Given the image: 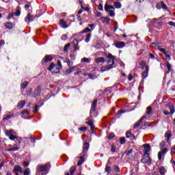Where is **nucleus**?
I'll use <instances>...</instances> for the list:
<instances>
[{
	"label": "nucleus",
	"mask_w": 175,
	"mask_h": 175,
	"mask_svg": "<svg viewBox=\"0 0 175 175\" xmlns=\"http://www.w3.org/2000/svg\"><path fill=\"white\" fill-rule=\"evenodd\" d=\"M118 29V23L115 22V25H113V31L116 32Z\"/></svg>",
	"instance_id": "50"
},
{
	"label": "nucleus",
	"mask_w": 175,
	"mask_h": 175,
	"mask_svg": "<svg viewBox=\"0 0 175 175\" xmlns=\"http://www.w3.org/2000/svg\"><path fill=\"white\" fill-rule=\"evenodd\" d=\"M150 125H151V123H150V122H144V124L141 126V128L142 129H147V128H148Z\"/></svg>",
	"instance_id": "32"
},
{
	"label": "nucleus",
	"mask_w": 175,
	"mask_h": 175,
	"mask_svg": "<svg viewBox=\"0 0 175 175\" xmlns=\"http://www.w3.org/2000/svg\"><path fill=\"white\" fill-rule=\"evenodd\" d=\"M159 51H161V53H163V54H164V55H166V49H163V48H159Z\"/></svg>",
	"instance_id": "55"
},
{
	"label": "nucleus",
	"mask_w": 175,
	"mask_h": 175,
	"mask_svg": "<svg viewBox=\"0 0 175 175\" xmlns=\"http://www.w3.org/2000/svg\"><path fill=\"white\" fill-rule=\"evenodd\" d=\"M55 68V64L54 63H51L50 66L48 68V70H50L51 72Z\"/></svg>",
	"instance_id": "43"
},
{
	"label": "nucleus",
	"mask_w": 175,
	"mask_h": 175,
	"mask_svg": "<svg viewBox=\"0 0 175 175\" xmlns=\"http://www.w3.org/2000/svg\"><path fill=\"white\" fill-rule=\"evenodd\" d=\"M114 133H111L109 136H108V139L109 140H113V139H114Z\"/></svg>",
	"instance_id": "60"
},
{
	"label": "nucleus",
	"mask_w": 175,
	"mask_h": 175,
	"mask_svg": "<svg viewBox=\"0 0 175 175\" xmlns=\"http://www.w3.org/2000/svg\"><path fill=\"white\" fill-rule=\"evenodd\" d=\"M13 117H14V113L10 112V114H8L5 117H3V121H8L10 120V118H13Z\"/></svg>",
	"instance_id": "22"
},
{
	"label": "nucleus",
	"mask_w": 175,
	"mask_h": 175,
	"mask_svg": "<svg viewBox=\"0 0 175 175\" xmlns=\"http://www.w3.org/2000/svg\"><path fill=\"white\" fill-rule=\"evenodd\" d=\"M12 172L14 173L15 175H20V174L23 173V167L20 165H16L14 167Z\"/></svg>",
	"instance_id": "5"
},
{
	"label": "nucleus",
	"mask_w": 175,
	"mask_h": 175,
	"mask_svg": "<svg viewBox=\"0 0 175 175\" xmlns=\"http://www.w3.org/2000/svg\"><path fill=\"white\" fill-rule=\"evenodd\" d=\"M53 55H46L43 58L42 62H44V64H46V62H51V61H53Z\"/></svg>",
	"instance_id": "10"
},
{
	"label": "nucleus",
	"mask_w": 175,
	"mask_h": 175,
	"mask_svg": "<svg viewBox=\"0 0 175 175\" xmlns=\"http://www.w3.org/2000/svg\"><path fill=\"white\" fill-rule=\"evenodd\" d=\"M13 17H14V13H10L8 16V19L10 20V18H13Z\"/></svg>",
	"instance_id": "63"
},
{
	"label": "nucleus",
	"mask_w": 175,
	"mask_h": 175,
	"mask_svg": "<svg viewBox=\"0 0 175 175\" xmlns=\"http://www.w3.org/2000/svg\"><path fill=\"white\" fill-rule=\"evenodd\" d=\"M50 167H51V164H50V163H47L44 165H40V167H38L37 173L41 175H46L47 174V173H49V170H50Z\"/></svg>",
	"instance_id": "2"
},
{
	"label": "nucleus",
	"mask_w": 175,
	"mask_h": 175,
	"mask_svg": "<svg viewBox=\"0 0 175 175\" xmlns=\"http://www.w3.org/2000/svg\"><path fill=\"white\" fill-rule=\"evenodd\" d=\"M113 44L115 46L117 47V49H124V46H125V42L115 40L113 41Z\"/></svg>",
	"instance_id": "7"
},
{
	"label": "nucleus",
	"mask_w": 175,
	"mask_h": 175,
	"mask_svg": "<svg viewBox=\"0 0 175 175\" xmlns=\"http://www.w3.org/2000/svg\"><path fill=\"white\" fill-rule=\"evenodd\" d=\"M126 137L127 139H131V140H136V137L135 136V135H133L132 132L129 131H126Z\"/></svg>",
	"instance_id": "12"
},
{
	"label": "nucleus",
	"mask_w": 175,
	"mask_h": 175,
	"mask_svg": "<svg viewBox=\"0 0 175 175\" xmlns=\"http://www.w3.org/2000/svg\"><path fill=\"white\" fill-rule=\"evenodd\" d=\"M59 26L62 28H68V25L66 23V21H65L64 19H60L59 23Z\"/></svg>",
	"instance_id": "19"
},
{
	"label": "nucleus",
	"mask_w": 175,
	"mask_h": 175,
	"mask_svg": "<svg viewBox=\"0 0 175 175\" xmlns=\"http://www.w3.org/2000/svg\"><path fill=\"white\" fill-rule=\"evenodd\" d=\"M74 43V51H76L77 50V46L76 44H79V41L77 40H75L73 41Z\"/></svg>",
	"instance_id": "44"
},
{
	"label": "nucleus",
	"mask_w": 175,
	"mask_h": 175,
	"mask_svg": "<svg viewBox=\"0 0 175 175\" xmlns=\"http://www.w3.org/2000/svg\"><path fill=\"white\" fill-rule=\"evenodd\" d=\"M113 5L116 9H121V3L118 2V1H115L113 3Z\"/></svg>",
	"instance_id": "34"
},
{
	"label": "nucleus",
	"mask_w": 175,
	"mask_h": 175,
	"mask_svg": "<svg viewBox=\"0 0 175 175\" xmlns=\"http://www.w3.org/2000/svg\"><path fill=\"white\" fill-rule=\"evenodd\" d=\"M168 150L167 148H163L161 151L158 152V159L161 161L162 159V156L165 155L167 152Z\"/></svg>",
	"instance_id": "8"
},
{
	"label": "nucleus",
	"mask_w": 175,
	"mask_h": 175,
	"mask_svg": "<svg viewBox=\"0 0 175 175\" xmlns=\"http://www.w3.org/2000/svg\"><path fill=\"white\" fill-rule=\"evenodd\" d=\"M61 39L62 40H66V39H68V35L65 34L62 36Z\"/></svg>",
	"instance_id": "64"
},
{
	"label": "nucleus",
	"mask_w": 175,
	"mask_h": 175,
	"mask_svg": "<svg viewBox=\"0 0 175 175\" xmlns=\"http://www.w3.org/2000/svg\"><path fill=\"white\" fill-rule=\"evenodd\" d=\"M90 39H91V33H89L86 35L85 42H86V43H88V42H90Z\"/></svg>",
	"instance_id": "41"
},
{
	"label": "nucleus",
	"mask_w": 175,
	"mask_h": 175,
	"mask_svg": "<svg viewBox=\"0 0 175 175\" xmlns=\"http://www.w3.org/2000/svg\"><path fill=\"white\" fill-rule=\"evenodd\" d=\"M107 58H109L107 62L108 66H103L101 68L102 70H109V69L116 68V66H114V59H116V56H113L111 53H109Z\"/></svg>",
	"instance_id": "1"
},
{
	"label": "nucleus",
	"mask_w": 175,
	"mask_h": 175,
	"mask_svg": "<svg viewBox=\"0 0 175 175\" xmlns=\"http://www.w3.org/2000/svg\"><path fill=\"white\" fill-rule=\"evenodd\" d=\"M144 148H145V150H144V154H146L147 151H148V154H150V152L151 151V146L148 144H144Z\"/></svg>",
	"instance_id": "20"
},
{
	"label": "nucleus",
	"mask_w": 175,
	"mask_h": 175,
	"mask_svg": "<svg viewBox=\"0 0 175 175\" xmlns=\"http://www.w3.org/2000/svg\"><path fill=\"white\" fill-rule=\"evenodd\" d=\"M85 76H88L89 79H94L95 77V75L91 73L85 74Z\"/></svg>",
	"instance_id": "51"
},
{
	"label": "nucleus",
	"mask_w": 175,
	"mask_h": 175,
	"mask_svg": "<svg viewBox=\"0 0 175 175\" xmlns=\"http://www.w3.org/2000/svg\"><path fill=\"white\" fill-rule=\"evenodd\" d=\"M144 118H146V116H143L137 122H135L133 125V129H136V128H139V126H140V124L143 122V120H144Z\"/></svg>",
	"instance_id": "9"
},
{
	"label": "nucleus",
	"mask_w": 175,
	"mask_h": 175,
	"mask_svg": "<svg viewBox=\"0 0 175 175\" xmlns=\"http://www.w3.org/2000/svg\"><path fill=\"white\" fill-rule=\"evenodd\" d=\"M5 135L6 136H8V137H10V136H12V135H16V132H14V130L13 129H10V130L6 129L5 131Z\"/></svg>",
	"instance_id": "16"
},
{
	"label": "nucleus",
	"mask_w": 175,
	"mask_h": 175,
	"mask_svg": "<svg viewBox=\"0 0 175 175\" xmlns=\"http://www.w3.org/2000/svg\"><path fill=\"white\" fill-rule=\"evenodd\" d=\"M124 113V110H120L118 113L116 114L117 117L120 118L121 116H122V113Z\"/></svg>",
	"instance_id": "58"
},
{
	"label": "nucleus",
	"mask_w": 175,
	"mask_h": 175,
	"mask_svg": "<svg viewBox=\"0 0 175 175\" xmlns=\"http://www.w3.org/2000/svg\"><path fill=\"white\" fill-rule=\"evenodd\" d=\"M109 13V16H110V17H114L116 16V13L114 12V10H111L109 12H108Z\"/></svg>",
	"instance_id": "47"
},
{
	"label": "nucleus",
	"mask_w": 175,
	"mask_h": 175,
	"mask_svg": "<svg viewBox=\"0 0 175 175\" xmlns=\"http://www.w3.org/2000/svg\"><path fill=\"white\" fill-rule=\"evenodd\" d=\"M66 62L67 63L68 66L70 67L73 65V62L70 61L68 58L66 59Z\"/></svg>",
	"instance_id": "42"
},
{
	"label": "nucleus",
	"mask_w": 175,
	"mask_h": 175,
	"mask_svg": "<svg viewBox=\"0 0 175 175\" xmlns=\"http://www.w3.org/2000/svg\"><path fill=\"white\" fill-rule=\"evenodd\" d=\"M21 114H27V116H29L30 112L28 111V109H24L22 112Z\"/></svg>",
	"instance_id": "53"
},
{
	"label": "nucleus",
	"mask_w": 175,
	"mask_h": 175,
	"mask_svg": "<svg viewBox=\"0 0 175 175\" xmlns=\"http://www.w3.org/2000/svg\"><path fill=\"white\" fill-rule=\"evenodd\" d=\"M88 148H90V143L85 142L83 143V152L81 154H86L87 151H88Z\"/></svg>",
	"instance_id": "13"
},
{
	"label": "nucleus",
	"mask_w": 175,
	"mask_h": 175,
	"mask_svg": "<svg viewBox=\"0 0 175 175\" xmlns=\"http://www.w3.org/2000/svg\"><path fill=\"white\" fill-rule=\"evenodd\" d=\"M77 69V67L73 66L72 68H70L66 70V74L70 75V73H72V72H75Z\"/></svg>",
	"instance_id": "27"
},
{
	"label": "nucleus",
	"mask_w": 175,
	"mask_h": 175,
	"mask_svg": "<svg viewBox=\"0 0 175 175\" xmlns=\"http://www.w3.org/2000/svg\"><path fill=\"white\" fill-rule=\"evenodd\" d=\"M5 28H7V29H13V27H14V25L10 22H7L5 24Z\"/></svg>",
	"instance_id": "25"
},
{
	"label": "nucleus",
	"mask_w": 175,
	"mask_h": 175,
	"mask_svg": "<svg viewBox=\"0 0 175 175\" xmlns=\"http://www.w3.org/2000/svg\"><path fill=\"white\" fill-rule=\"evenodd\" d=\"M165 137L167 138V142H169V140H170V137H172V131H169L168 132H166L165 133Z\"/></svg>",
	"instance_id": "29"
},
{
	"label": "nucleus",
	"mask_w": 175,
	"mask_h": 175,
	"mask_svg": "<svg viewBox=\"0 0 175 175\" xmlns=\"http://www.w3.org/2000/svg\"><path fill=\"white\" fill-rule=\"evenodd\" d=\"M18 146L13 147V145H8V148L5 149L7 151L13 152V151H17L18 150Z\"/></svg>",
	"instance_id": "18"
},
{
	"label": "nucleus",
	"mask_w": 175,
	"mask_h": 175,
	"mask_svg": "<svg viewBox=\"0 0 175 175\" xmlns=\"http://www.w3.org/2000/svg\"><path fill=\"white\" fill-rule=\"evenodd\" d=\"M40 94H42V88L40 86H38L33 91V94L31 96L32 98H36V96H40Z\"/></svg>",
	"instance_id": "6"
},
{
	"label": "nucleus",
	"mask_w": 175,
	"mask_h": 175,
	"mask_svg": "<svg viewBox=\"0 0 175 175\" xmlns=\"http://www.w3.org/2000/svg\"><path fill=\"white\" fill-rule=\"evenodd\" d=\"M133 153V149H130L127 153H126V155L129 158H132L133 155L132 154Z\"/></svg>",
	"instance_id": "36"
},
{
	"label": "nucleus",
	"mask_w": 175,
	"mask_h": 175,
	"mask_svg": "<svg viewBox=\"0 0 175 175\" xmlns=\"http://www.w3.org/2000/svg\"><path fill=\"white\" fill-rule=\"evenodd\" d=\"M94 62H96V64H105L106 59H105V57H98L94 59Z\"/></svg>",
	"instance_id": "15"
},
{
	"label": "nucleus",
	"mask_w": 175,
	"mask_h": 175,
	"mask_svg": "<svg viewBox=\"0 0 175 175\" xmlns=\"http://www.w3.org/2000/svg\"><path fill=\"white\" fill-rule=\"evenodd\" d=\"M161 8L162 9H165V10H167V5L163 1H161Z\"/></svg>",
	"instance_id": "52"
},
{
	"label": "nucleus",
	"mask_w": 175,
	"mask_h": 175,
	"mask_svg": "<svg viewBox=\"0 0 175 175\" xmlns=\"http://www.w3.org/2000/svg\"><path fill=\"white\" fill-rule=\"evenodd\" d=\"M141 162L148 165H151L152 163V159L150 157V153H148V151H146V153H144V157L142 159Z\"/></svg>",
	"instance_id": "3"
},
{
	"label": "nucleus",
	"mask_w": 175,
	"mask_h": 175,
	"mask_svg": "<svg viewBox=\"0 0 175 175\" xmlns=\"http://www.w3.org/2000/svg\"><path fill=\"white\" fill-rule=\"evenodd\" d=\"M139 65L141 66V69H146V66H148V65H147V62H146V61L142 60L140 63Z\"/></svg>",
	"instance_id": "30"
},
{
	"label": "nucleus",
	"mask_w": 175,
	"mask_h": 175,
	"mask_svg": "<svg viewBox=\"0 0 175 175\" xmlns=\"http://www.w3.org/2000/svg\"><path fill=\"white\" fill-rule=\"evenodd\" d=\"M166 146V143L165 142H161L159 144V146L161 148H163V147H165Z\"/></svg>",
	"instance_id": "59"
},
{
	"label": "nucleus",
	"mask_w": 175,
	"mask_h": 175,
	"mask_svg": "<svg viewBox=\"0 0 175 175\" xmlns=\"http://www.w3.org/2000/svg\"><path fill=\"white\" fill-rule=\"evenodd\" d=\"M69 47H70V44L68 43L64 46V52H68V49H69Z\"/></svg>",
	"instance_id": "48"
},
{
	"label": "nucleus",
	"mask_w": 175,
	"mask_h": 175,
	"mask_svg": "<svg viewBox=\"0 0 175 175\" xmlns=\"http://www.w3.org/2000/svg\"><path fill=\"white\" fill-rule=\"evenodd\" d=\"M33 18V15H31V13H28L25 20L27 23H28V21L29 23H31Z\"/></svg>",
	"instance_id": "24"
},
{
	"label": "nucleus",
	"mask_w": 175,
	"mask_h": 175,
	"mask_svg": "<svg viewBox=\"0 0 175 175\" xmlns=\"http://www.w3.org/2000/svg\"><path fill=\"white\" fill-rule=\"evenodd\" d=\"M154 27H157L159 28H161V27H162V23L159 21V18L154 19Z\"/></svg>",
	"instance_id": "21"
},
{
	"label": "nucleus",
	"mask_w": 175,
	"mask_h": 175,
	"mask_svg": "<svg viewBox=\"0 0 175 175\" xmlns=\"http://www.w3.org/2000/svg\"><path fill=\"white\" fill-rule=\"evenodd\" d=\"M87 32H91V29L89 27H85L83 31H81V33H87Z\"/></svg>",
	"instance_id": "40"
},
{
	"label": "nucleus",
	"mask_w": 175,
	"mask_h": 175,
	"mask_svg": "<svg viewBox=\"0 0 175 175\" xmlns=\"http://www.w3.org/2000/svg\"><path fill=\"white\" fill-rule=\"evenodd\" d=\"M120 144H125V138L121 137L120 139Z\"/></svg>",
	"instance_id": "62"
},
{
	"label": "nucleus",
	"mask_w": 175,
	"mask_h": 175,
	"mask_svg": "<svg viewBox=\"0 0 175 175\" xmlns=\"http://www.w3.org/2000/svg\"><path fill=\"white\" fill-rule=\"evenodd\" d=\"M31 174V170L29 168H26L23 172V175H29Z\"/></svg>",
	"instance_id": "39"
},
{
	"label": "nucleus",
	"mask_w": 175,
	"mask_h": 175,
	"mask_svg": "<svg viewBox=\"0 0 175 175\" xmlns=\"http://www.w3.org/2000/svg\"><path fill=\"white\" fill-rule=\"evenodd\" d=\"M111 171V167L107 165L105 167V172H107V173H110Z\"/></svg>",
	"instance_id": "56"
},
{
	"label": "nucleus",
	"mask_w": 175,
	"mask_h": 175,
	"mask_svg": "<svg viewBox=\"0 0 175 175\" xmlns=\"http://www.w3.org/2000/svg\"><path fill=\"white\" fill-rule=\"evenodd\" d=\"M87 124L90 126V129L92 133H94V129H95V125H94V122L92 121V120H89L87 122Z\"/></svg>",
	"instance_id": "23"
},
{
	"label": "nucleus",
	"mask_w": 175,
	"mask_h": 175,
	"mask_svg": "<svg viewBox=\"0 0 175 175\" xmlns=\"http://www.w3.org/2000/svg\"><path fill=\"white\" fill-rule=\"evenodd\" d=\"M17 136L14 135V134H12L9 137L10 140H17Z\"/></svg>",
	"instance_id": "45"
},
{
	"label": "nucleus",
	"mask_w": 175,
	"mask_h": 175,
	"mask_svg": "<svg viewBox=\"0 0 175 175\" xmlns=\"http://www.w3.org/2000/svg\"><path fill=\"white\" fill-rule=\"evenodd\" d=\"M169 109L170 112L167 111V110H163V113L165 114V116H169V114H174L175 110H174V106H170Z\"/></svg>",
	"instance_id": "11"
},
{
	"label": "nucleus",
	"mask_w": 175,
	"mask_h": 175,
	"mask_svg": "<svg viewBox=\"0 0 175 175\" xmlns=\"http://www.w3.org/2000/svg\"><path fill=\"white\" fill-rule=\"evenodd\" d=\"M28 81H25L23 83H22V85H21V88L23 89V90H25L26 88H27V85H28Z\"/></svg>",
	"instance_id": "37"
},
{
	"label": "nucleus",
	"mask_w": 175,
	"mask_h": 175,
	"mask_svg": "<svg viewBox=\"0 0 175 175\" xmlns=\"http://www.w3.org/2000/svg\"><path fill=\"white\" fill-rule=\"evenodd\" d=\"M113 169L114 172H116V173H120V167H118V165H114Z\"/></svg>",
	"instance_id": "46"
},
{
	"label": "nucleus",
	"mask_w": 175,
	"mask_h": 175,
	"mask_svg": "<svg viewBox=\"0 0 175 175\" xmlns=\"http://www.w3.org/2000/svg\"><path fill=\"white\" fill-rule=\"evenodd\" d=\"M105 12H110V11L111 10V8H109V5H107V3H106V4L105 5Z\"/></svg>",
	"instance_id": "49"
},
{
	"label": "nucleus",
	"mask_w": 175,
	"mask_h": 175,
	"mask_svg": "<svg viewBox=\"0 0 175 175\" xmlns=\"http://www.w3.org/2000/svg\"><path fill=\"white\" fill-rule=\"evenodd\" d=\"M75 172H76V167L72 166V167L70 168V174H71V175L75 174Z\"/></svg>",
	"instance_id": "38"
},
{
	"label": "nucleus",
	"mask_w": 175,
	"mask_h": 175,
	"mask_svg": "<svg viewBox=\"0 0 175 175\" xmlns=\"http://www.w3.org/2000/svg\"><path fill=\"white\" fill-rule=\"evenodd\" d=\"M96 105H98V100H94L92 104L90 109L91 117H95V111H96Z\"/></svg>",
	"instance_id": "4"
},
{
	"label": "nucleus",
	"mask_w": 175,
	"mask_h": 175,
	"mask_svg": "<svg viewBox=\"0 0 175 175\" xmlns=\"http://www.w3.org/2000/svg\"><path fill=\"white\" fill-rule=\"evenodd\" d=\"M82 62H87V64H90V59L87 57H84L81 59Z\"/></svg>",
	"instance_id": "57"
},
{
	"label": "nucleus",
	"mask_w": 175,
	"mask_h": 175,
	"mask_svg": "<svg viewBox=\"0 0 175 175\" xmlns=\"http://www.w3.org/2000/svg\"><path fill=\"white\" fill-rule=\"evenodd\" d=\"M151 113H152V108L151 107H148L146 108V111L145 113V115H144V116H146V117H147V116H150V114H151Z\"/></svg>",
	"instance_id": "28"
},
{
	"label": "nucleus",
	"mask_w": 175,
	"mask_h": 175,
	"mask_svg": "<svg viewBox=\"0 0 175 175\" xmlns=\"http://www.w3.org/2000/svg\"><path fill=\"white\" fill-rule=\"evenodd\" d=\"M20 14H21V8H20V7H17L14 15L17 17L20 16Z\"/></svg>",
	"instance_id": "35"
},
{
	"label": "nucleus",
	"mask_w": 175,
	"mask_h": 175,
	"mask_svg": "<svg viewBox=\"0 0 175 175\" xmlns=\"http://www.w3.org/2000/svg\"><path fill=\"white\" fill-rule=\"evenodd\" d=\"M27 102L25 100H21L18 103V109H23L25 106Z\"/></svg>",
	"instance_id": "26"
},
{
	"label": "nucleus",
	"mask_w": 175,
	"mask_h": 175,
	"mask_svg": "<svg viewBox=\"0 0 175 175\" xmlns=\"http://www.w3.org/2000/svg\"><path fill=\"white\" fill-rule=\"evenodd\" d=\"M102 18H103V23L104 24H106L107 25H109V24H110V18L107 17H103Z\"/></svg>",
	"instance_id": "31"
},
{
	"label": "nucleus",
	"mask_w": 175,
	"mask_h": 175,
	"mask_svg": "<svg viewBox=\"0 0 175 175\" xmlns=\"http://www.w3.org/2000/svg\"><path fill=\"white\" fill-rule=\"evenodd\" d=\"M79 131H81V132H86L87 131V127L86 126H81L79 129Z\"/></svg>",
	"instance_id": "54"
},
{
	"label": "nucleus",
	"mask_w": 175,
	"mask_h": 175,
	"mask_svg": "<svg viewBox=\"0 0 175 175\" xmlns=\"http://www.w3.org/2000/svg\"><path fill=\"white\" fill-rule=\"evenodd\" d=\"M150 70V67L146 66L145 70L142 73V79H146L148 76V72Z\"/></svg>",
	"instance_id": "14"
},
{
	"label": "nucleus",
	"mask_w": 175,
	"mask_h": 175,
	"mask_svg": "<svg viewBox=\"0 0 175 175\" xmlns=\"http://www.w3.org/2000/svg\"><path fill=\"white\" fill-rule=\"evenodd\" d=\"M116 146L111 145V152H116Z\"/></svg>",
	"instance_id": "61"
},
{
	"label": "nucleus",
	"mask_w": 175,
	"mask_h": 175,
	"mask_svg": "<svg viewBox=\"0 0 175 175\" xmlns=\"http://www.w3.org/2000/svg\"><path fill=\"white\" fill-rule=\"evenodd\" d=\"M159 171L161 175H165V172H166V168L165 167H161Z\"/></svg>",
	"instance_id": "33"
},
{
	"label": "nucleus",
	"mask_w": 175,
	"mask_h": 175,
	"mask_svg": "<svg viewBox=\"0 0 175 175\" xmlns=\"http://www.w3.org/2000/svg\"><path fill=\"white\" fill-rule=\"evenodd\" d=\"M85 155H87V154L81 153V156L79 157V161L77 163L78 166H81V165H83V163H84V157H85Z\"/></svg>",
	"instance_id": "17"
}]
</instances>
